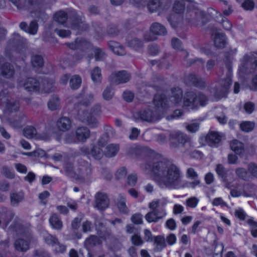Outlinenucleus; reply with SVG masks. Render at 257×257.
<instances>
[{
  "mask_svg": "<svg viewBox=\"0 0 257 257\" xmlns=\"http://www.w3.org/2000/svg\"><path fill=\"white\" fill-rule=\"evenodd\" d=\"M236 175L240 179L244 181H248L249 179V176L247 171L243 168H237L235 169Z\"/></svg>",
  "mask_w": 257,
  "mask_h": 257,
  "instance_id": "41",
  "label": "nucleus"
},
{
  "mask_svg": "<svg viewBox=\"0 0 257 257\" xmlns=\"http://www.w3.org/2000/svg\"><path fill=\"white\" fill-rule=\"evenodd\" d=\"M52 226L56 229H60L62 227V222L56 214H53L49 219Z\"/></svg>",
  "mask_w": 257,
  "mask_h": 257,
  "instance_id": "36",
  "label": "nucleus"
},
{
  "mask_svg": "<svg viewBox=\"0 0 257 257\" xmlns=\"http://www.w3.org/2000/svg\"><path fill=\"white\" fill-rule=\"evenodd\" d=\"M15 73L14 66L9 62L0 65V75L7 79L12 78Z\"/></svg>",
  "mask_w": 257,
  "mask_h": 257,
  "instance_id": "15",
  "label": "nucleus"
},
{
  "mask_svg": "<svg viewBox=\"0 0 257 257\" xmlns=\"http://www.w3.org/2000/svg\"><path fill=\"white\" fill-rule=\"evenodd\" d=\"M31 63L32 67L37 70L42 68L44 65V61L41 55L33 54L31 56Z\"/></svg>",
  "mask_w": 257,
  "mask_h": 257,
  "instance_id": "27",
  "label": "nucleus"
},
{
  "mask_svg": "<svg viewBox=\"0 0 257 257\" xmlns=\"http://www.w3.org/2000/svg\"><path fill=\"white\" fill-rule=\"evenodd\" d=\"M231 82V80L230 75L227 76L225 79L221 80L219 82V86L217 87L215 90V96L219 98L225 97Z\"/></svg>",
  "mask_w": 257,
  "mask_h": 257,
  "instance_id": "13",
  "label": "nucleus"
},
{
  "mask_svg": "<svg viewBox=\"0 0 257 257\" xmlns=\"http://www.w3.org/2000/svg\"><path fill=\"white\" fill-rule=\"evenodd\" d=\"M214 43L215 47L223 48L226 45V37L223 33H216L214 38Z\"/></svg>",
  "mask_w": 257,
  "mask_h": 257,
  "instance_id": "33",
  "label": "nucleus"
},
{
  "mask_svg": "<svg viewBox=\"0 0 257 257\" xmlns=\"http://www.w3.org/2000/svg\"><path fill=\"white\" fill-rule=\"evenodd\" d=\"M131 78L130 74L125 70L112 73L109 77L108 80L113 84H119L128 82Z\"/></svg>",
  "mask_w": 257,
  "mask_h": 257,
  "instance_id": "10",
  "label": "nucleus"
},
{
  "mask_svg": "<svg viewBox=\"0 0 257 257\" xmlns=\"http://www.w3.org/2000/svg\"><path fill=\"white\" fill-rule=\"evenodd\" d=\"M255 126L254 122L250 121H244L239 124L240 129L245 133L252 131Z\"/></svg>",
  "mask_w": 257,
  "mask_h": 257,
  "instance_id": "38",
  "label": "nucleus"
},
{
  "mask_svg": "<svg viewBox=\"0 0 257 257\" xmlns=\"http://www.w3.org/2000/svg\"><path fill=\"white\" fill-rule=\"evenodd\" d=\"M185 9L184 4L178 1H176L173 6V11L178 14L182 13Z\"/></svg>",
  "mask_w": 257,
  "mask_h": 257,
  "instance_id": "52",
  "label": "nucleus"
},
{
  "mask_svg": "<svg viewBox=\"0 0 257 257\" xmlns=\"http://www.w3.org/2000/svg\"><path fill=\"white\" fill-rule=\"evenodd\" d=\"M241 6L246 11H252L254 7V3L252 0H245Z\"/></svg>",
  "mask_w": 257,
  "mask_h": 257,
  "instance_id": "53",
  "label": "nucleus"
},
{
  "mask_svg": "<svg viewBox=\"0 0 257 257\" xmlns=\"http://www.w3.org/2000/svg\"><path fill=\"white\" fill-rule=\"evenodd\" d=\"M132 221L136 224H141L143 223L142 215L140 213L134 214L131 218Z\"/></svg>",
  "mask_w": 257,
  "mask_h": 257,
  "instance_id": "61",
  "label": "nucleus"
},
{
  "mask_svg": "<svg viewBox=\"0 0 257 257\" xmlns=\"http://www.w3.org/2000/svg\"><path fill=\"white\" fill-rule=\"evenodd\" d=\"M63 169L66 176L74 178L76 173L74 170V164L72 162L67 161H65L63 165Z\"/></svg>",
  "mask_w": 257,
  "mask_h": 257,
  "instance_id": "34",
  "label": "nucleus"
},
{
  "mask_svg": "<svg viewBox=\"0 0 257 257\" xmlns=\"http://www.w3.org/2000/svg\"><path fill=\"white\" fill-rule=\"evenodd\" d=\"M24 87L28 91H38L40 88V83L38 80L33 77L27 79L24 83Z\"/></svg>",
  "mask_w": 257,
  "mask_h": 257,
  "instance_id": "20",
  "label": "nucleus"
},
{
  "mask_svg": "<svg viewBox=\"0 0 257 257\" xmlns=\"http://www.w3.org/2000/svg\"><path fill=\"white\" fill-rule=\"evenodd\" d=\"M96 244V236L92 235L87 238L84 242L85 247L88 251H93Z\"/></svg>",
  "mask_w": 257,
  "mask_h": 257,
  "instance_id": "35",
  "label": "nucleus"
},
{
  "mask_svg": "<svg viewBox=\"0 0 257 257\" xmlns=\"http://www.w3.org/2000/svg\"><path fill=\"white\" fill-rule=\"evenodd\" d=\"M128 45L134 48H138L142 46V42L137 38H134L127 42Z\"/></svg>",
  "mask_w": 257,
  "mask_h": 257,
  "instance_id": "56",
  "label": "nucleus"
},
{
  "mask_svg": "<svg viewBox=\"0 0 257 257\" xmlns=\"http://www.w3.org/2000/svg\"><path fill=\"white\" fill-rule=\"evenodd\" d=\"M234 215L236 217L241 220H243L245 219L246 214L242 208H238L235 210L234 212Z\"/></svg>",
  "mask_w": 257,
  "mask_h": 257,
  "instance_id": "59",
  "label": "nucleus"
},
{
  "mask_svg": "<svg viewBox=\"0 0 257 257\" xmlns=\"http://www.w3.org/2000/svg\"><path fill=\"white\" fill-rule=\"evenodd\" d=\"M224 246L222 243H216L214 244L212 257H222V253Z\"/></svg>",
  "mask_w": 257,
  "mask_h": 257,
  "instance_id": "46",
  "label": "nucleus"
},
{
  "mask_svg": "<svg viewBox=\"0 0 257 257\" xmlns=\"http://www.w3.org/2000/svg\"><path fill=\"white\" fill-rule=\"evenodd\" d=\"M107 221H108L105 220L103 222L99 223V231H97V244L99 243L98 238L102 240H106L111 236V230L105 227Z\"/></svg>",
  "mask_w": 257,
  "mask_h": 257,
  "instance_id": "16",
  "label": "nucleus"
},
{
  "mask_svg": "<svg viewBox=\"0 0 257 257\" xmlns=\"http://www.w3.org/2000/svg\"><path fill=\"white\" fill-rule=\"evenodd\" d=\"M131 241L134 245L137 246H141L144 243L142 237L138 234L133 235L131 237Z\"/></svg>",
  "mask_w": 257,
  "mask_h": 257,
  "instance_id": "57",
  "label": "nucleus"
},
{
  "mask_svg": "<svg viewBox=\"0 0 257 257\" xmlns=\"http://www.w3.org/2000/svg\"><path fill=\"white\" fill-rule=\"evenodd\" d=\"M169 6L163 5V2L160 0H149L147 4V8L148 11L151 13L158 12L159 13L165 11Z\"/></svg>",
  "mask_w": 257,
  "mask_h": 257,
  "instance_id": "14",
  "label": "nucleus"
},
{
  "mask_svg": "<svg viewBox=\"0 0 257 257\" xmlns=\"http://www.w3.org/2000/svg\"><path fill=\"white\" fill-rule=\"evenodd\" d=\"M12 204H18L22 201L24 198V195L22 193H12L10 196Z\"/></svg>",
  "mask_w": 257,
  "mask_h": 257,
  "instance_id": "47",
  "label": "nucleus"
},
{
  "mask_svg": "<svg viewBox=\"0 0 257 257\" xmlns=\"http://www.w3.org/2000/svg\"><path fill=\"white\" fill-rule=\"evenodd\" d=\"M79 173L84 176H87L91 174V167L90 164L84 161H79Z\"/></svg>",
  "mask_w": 257,
  "mask_h": 257,
  "instance_id": "32",
  "label": "nucleus"
},
{
  "mask_svg": "<svg viewBox=\"0 0 257 257\" xmlns=\"http://www.w3.org/2000/svg\"><path fill=\"white\" fill-rule=\"evenodd\" d=\"M23 155L29 157H42L45 155V152L41 149H38L32 152L24 153Z\"/></svg>",
  "mask_w": 257,
  "mask_h": 257,
  "instance_id": "50",
  "label": "nucleus"
},
{
  "mask_svg": "<svg viewBox=\"0 0 257 257\" xmlns=\"http://www.w3.org/2000/svg\"><path fill=\"white\" fill-rule=\"evenodd\" d=\"M119 150V146L116 144H110L108 145L105 150L103 151L100 148H97V159H101L104 155L107 158H112L116 155Z\"/></svg>",
  "mask_w": 257,
  "mask_h": 257,
  "instance_id": "11",
  "label": "nucleus"
},
{
  "mask_svg": "<svg viewBox=\"0 0 257 257\" xmlns=\"http://www.w3.org/2000/svg\"><path fill=\"white\" fill-rule=\"evenodd\" d=\"M254 104L250 101L245 103L243 105V108L247 114L252 113L254 110Z\"/></svg>",
  "mask_w": 257,
  "mask_h": 257,
  "instance_id": "55",
  "label": "nucleus"
},
{
  "mask_svg": "<svg viewBox=\"0 0 257 257\" xmlns=\"http://www.w3.org/2000/svg\"><path fill=\"white\" fill-rule=\"evenodd\" d=\"M105 133L106 135V139L104 140V142H102V139H100L98 142V145L99 146H102L108 141V138L110 137H112L115 134V132L113 128L109 125H106L104 127Z\"/></svg>",
  "mask_w": 257,
  "mask_h": 257,
  "instance_id": "43",
  "label": "nucleus"
},
{
  "mask_svg": "<svg viewBox=\"0 0 257 257\" xmlns=\"http://www.w3.org/2000/svg\"><path fill=\"white\" fill-rule=\"evenodd\" d=\"M71 121L67 117H60L56 122L57 128L63 132L68 130L71 127Z\"/></svg>",
  "mask_w": 257,
  "mask_h": 257,
  "instance_id": "28",
  "label": "nucleus"
},
{
  "mask_svg": "<svg viewBox=\"0 0 257 257\" xmlns=\"http://www.w3.org/2000/svg\"><path fill=\"white\" fill-rule=\"evenodd\" d=\"M38 27V24L36 20L31 21L29 25L25 22H22L20 24V28L21 30L32 35L37 34Z\"/></svg>",
  "mask_w": 257,
  "mask_h": 257,
  "instance_id": "18",
  "label": "nucleus"
},
{
  "mask_svg": "<svg viewBox=\"0 0 257 257\" xmlns=\"http://www.w3.org/2000/svg\"><path fill=\"white\" fill-rule=\"evenodd\" d=\"M170 147L174 151L189 154L195 157L201 153L194 150L192 143L186 135L180 132H172L169 134Z\"/></svg>",
  "mask_w": 257,
  "mask_h": 257,
  "instance_id": "2",
  "label": "nucleus"
},
{
  "mask_svg": "<svg viewBox=\"0 0 257 257\" xmlns=\"http://www.w3.org/2000/svg\"><path fill=\"white\" fill-rule=\"evenodd\" d=\"M177 237L175 234L170 233L166 236L165 241L169 245H172L176 243Z\"/></svg>",
  "mask_w": 257,
  "mask_h": 257,
  "instance_id": "62",
  "label": "nucleus"
},
{
  "mask_svg": "<svg viewBox=\"0 0 257 257\" xmlns=\"http://www.w3.org/2000/svg\"><path fill=\"white\" fill-rule=\"evenodd\" d=\"M110 49L117 55H124L126 52L124 47L117 42L110 41L108 43Z\"/></svg>",
  "mask_w": 257,
  "mask_h": 257,
  "instance_id": "29",
  "label": "nucleus"
},
{
  "mask_svg": "<svg viewBox=\"0 0 257 257\" xmlns=\"http://www.w3.org/2000/svg\"><path fill=\"white\" fill-rule=\"evenodd\" d=\"M96 146L94 144L90 145V147L84 146L81 147L79 151H75L74 153L75 157L79 156L80 155H92L94 159H96Z\"/></svg>",
  "mask_w": 257,
  "mask_h": 257,
  "instance_id": "19",
  "label": "nucleus"
},
{
  "mask_svg": "<svg viewBox=\"0 0 257 257\" xmlns=\"http://www.w3.org/2000/svg\"><path fill=\"white\" fill-rule=\"evenodd\" d=\"M113 91L110 87H107L103 93V98L106 100H109L113 97Z\"/></svg>",
  "mask_w": 257,
  "mask_h": 257,
  "instance_id": "64",
  "label": "nucleus"
},
{
  "mask_svg": "<svg viewBox=\"0 0 257 257\" xmlns=\"http://www.w3.org/2000/svg\"><path fill=\"white\" fill-rule=\"evenodd\" d=\"M60 106V99L56 96L54 95L48 102V108L51 110L57 109Z\"/></svg>",
  "mask_w": 257,
  "mask_h": 257,
  "instance_id": "39",
  "label": "nucleus"
},
{
  "mask_svg": "<svg viewBox=\"0 0 257 257\" xmlns=\"http://www.w3.org/2000/svg\"><path fill=\"white\" fill-rule=\"evenodd\" d=\"M14 245L16 250L19 252H26L30 248V242L28 240L19 238L15 241Z\"/></svg>",
  "mask_w": 257,
  "mask_h": 257,
  "instance_id": "24",
  "label": "nucleus"
},
{
  "mask_svg": "<svg viewBox=\"0 0 257 257\" xmlns=\"http://www.w3.org/2000/svg\"><path fill=\"white\" fill-rule=\"evenodd\" d=\"M75 135L79 142H85L89 137L90 132L86 127H80L76 130Z\"/></svg>",
  "mask_w": 257,
  "mask_h": 257,
  "instance_id": "25",
  "label": "nucleus"
},
{
  "mask_svg": "<svg viewBox=\"0 0 257 257\" xmlns=\"http://www.w3.org/2000/svg\"><path fill=\"white\" fill-rule=\"evenodd\" d=\"M205 139L209 146L216 147L221 141V136L217 132H211L206 135Z\"/></svg>",
  "mask_w": 257,
  "mask_h": 257,
  "instance_id": "22",
  "label": "nucleus"
},
{
  "mask_svg": "<svg viewBox=\"0 0 257 257\" xmlns=\"http://www.w3.org/2000/svg\"><path fill=\"white\" fill-rule=\"evenodd\" d=\"M146 163L142 168L147 173H152L155 180L161 188L179 189L184 187L180 168L176 165L160 161L157 155L147 158Z\"/></svg>",
  "mask_w": 257,
  "mask_h": 257,
  "instance_id": "1",
  "label": "nucleus"
},
{
  "mask_svg": "<svg viewBox=\"0 0 257 257\" xmlns=\"http://www.w3.org/2000/svg\"><path fill=\"white\" fill-rule=\"evenodd\" d=\"M9 230L17 235L22 236L28 239L32 238L30 225L29 224H24L21 219L18 217L15 218L12 224L9 226Z\"/></svg>",
  "mask_w": 257,
  "mask_h": 257,
  "instance_id": "7",
  "label": "nucleus"
},
{
  "mask_svg": "<svg viewBox=\"0 0 257 257\" xmlns=\"http://www.w3.org/2000/svg\"><path fill=\"white\" fill-rule=\"evenodd\" d=\"M155 106L154 110L148 108L139 111L134 115L135 117L148 122H155L160 120L163 116L165 110Z\"/></svg>",
  "mask_w": 257,
  "mask_h": 257,
  "instance_id": "6",
  "label": "nucleus"
},
{
  "mask_svg": "<svg viewBox=\"0 0 257 257\" xmlns=\"http://www.w3.org/2000/svg\"><path fill=\"white\" fill-rule=\"evenodd\" d=\"M230 148L236 154L240 155L244 152V144L236 140H233L230 143Z\"/></svg>",
  "mask_w": 257,
  "mask_h": 257,
  "instance_id": "31",
  "label": "nucleus"
},
{
  "mask_svg": "<svg viewBox=\"0 0 257 257\" xmlns=\"http://www.w3.org/2000/svg\"><path fill=\"white\" fill-rule=\"evenodd\" d=\"M166 198L155 200L149 203V207L151 210L145 216L149 223L157 222L167 215L165 206L167 203Z\"/></svg>",
  "mask_w": 257,
  "mask_h": 257,
  "instance_id": "4",
  "label": "nucleus"
},
{
  "mask_svg": "<svg viewBox=\"0 0 257 257\" xmlns=\"http://www.w3.org/2000/svg\"><path fill=\"white\" fill-rule=\"evenodd\" d=\"M19 107L20 104L18 101H9L6 105L7 109L10 112L18 111Z\"/></svg>",
  "mask_w": 257,
  "mask_h": 257,
  "instance_id": "48",
  "label": "nucleus"
},
{
  "mask_svg": "<svg viewBox=\"0 0 257 257\" xmlns=\"http://www.w3.org/2000/svg\"><path fill=\"white\" fill-rule=\"evenodd\" d=\"M31 14L33 17L45 22L48 19V15L45 13L44 5L38 8H34L31 10Z\"/></svg>",
  "mask_w": 257,
  "mask_h": 257,
  "instance_id": "21",
  "label": "nucleus"
},
{
  "mask_svg": "<svg viewBox=\"0 0 257 257\" xmlns=\"http://www.w3.org/2000/svg\"><path fill=\"white\" fill-rule=\"evenodd\" d=\"M67 19L69 20V16L63 11H59L56 13L54 16L55 21L60 24H64Z\"/></svg>",
  "mask_w": 257,
  "mask_h": 257,
  "instance_id": "40",
  "label": "nucleus"
},
{
  "mask_svg": "<svg viewBox=\"0 0 257 257\" xmlns=\"http://www.w3.org/2000/svg\"><path fill=\"white\" fill-rule=\"evenodd\" d=\"M81 82V78L78 75H75L70 80V86L73 90L77 89L80 87Z\"/></svg>",
  "mask_w": 257,
  "mask_h": 257,
  "instance_id": "37",
  "label": "nucleus"
},
{
  "mask_svg": "<svg viewBox=\"0 0 257 257\" xmlns=\"http://www.w3.org/2000/svg\"><path fill=\"white\" fill-rule=\"evenodd\" d=\"M78 115L80 120L82 122L88 123V124L93 123L92 117L88 111H83L81 113L78 112Z\"/></svg>",
  "mask_w": 257,
  "mask_h": 257,
  "instance_id": "42",
  "label": "nucleus"
},
{
  "mask_svg": "<svg viewBox=\"0 0 257 257\" xmlns=\"http://www.w3.org/2000/svg\"><path fill=\"white\" fill-rule=\"evenodd\" d=\"M84 19V17L78 15L75 11H72L69 14V21L72 29L80 31H87L89 26L85 23Z\"/></svg>",
  "mask_w": 257,
  "mask_h": 257,
  "instance_id": "8",
  "label": "nucleus"
},
{
  "mask_svg": "<svg viewBox=\"0 0 257 257\" xmlns=\"http://www.w3.org/2000/svg\"><path fill=\"white\" fill-rule=\"evenodd\" d=\"M171 95L167 98L164 94H157L154 98V104L158 108L163 109L174 106H180L183 104V91L178 87H174L171 90Z\"/></svg>",
  "mask_w": 257,
  "mask_h": 257,
  "instance_id": "3",
  "label": "nucleus"
},
{
  "mask_svg": "<svg viewBox=\"0 0 257 257\" xmlns=\"http://www.w3.org/2000/svg\"><path fill=\"white\" fill-rule=\"evenodd\" d=\"M44 0H25L23 4L19 5L20 8L28 9L30 11L44 5Z\"/></svg>",
  "mask_w": 257,
  "mask_h": 257,
  "instance_id": "23",
  "label": "nucleus"
},
{
  "mask_svg": "<svg viewBox=\"0 0 257 257\" xmlns=\"http://www.w3.org/2000/svg\"><path fill=\"white\" fill-rule=\"evenodd\" d=\"M109 199L106 193H97V210L100 211L105 210L109 207Z\"/></svg>",
  "mask_w": 257,
  "mask_h": 257,
  "instance_id": "17",
  "label": "nucleus"
},
{
  "mask_svg": "<svg viewBox=\"0 0 257 257\" xmlns=\"http://www.w3.org/2000/svg\"><path fill=\"white\" fill-rule=\"evenodd\" d=\"M80 50L85 52L89 61L94 57L96 60V48L88 41L83 38H80Z\"/></svg>",
  "mask_w": 257,
  "mask_h": 257,
  "instance_id": "12",
  "label": "nucleus"
},
{
  "mask_svg": "<svg viewBox=\"0 0 257 257\" xmlns=\"http://www.w3.org/2000/svg\"><path fill=\"white\" fill-rule=\"evenodd\" d=\"M150 30L153 35L146 34L144 39L147 41H154L157 39L155 36H164L167 33L166 28L161 24L157 22L154 23L151 25Z\"/></svg>",
  "mask_w": 257,
  "mask_h": 257,
  "instance_id": "9",
  "label": "nucleus"
},
{
  "mask_svg": "<svg viewBox=\"0 0 257 257\" xmlns=\"http://www.w3.org/2000/svg\"><path fill=\"white\" fill-rule=\"evenodd\" d=\"M207 101L206 96L199 92L189 91L183 97V106L195 108L199 106H204Z\"/></svg>",
  "mask_w": 257,
  "mask_h": 257,
  "instance_id": "5",
  "label": "nucleus"
},
{
  "mask_svg": "<svg viewBox=\"0 0 257 257\" xmlns=\"http://www.w3.org/2000/svg\"><path fill=\"white\" fill-rule=\"evenodd\" d=\"M44 239L47 244L51 245L52 246H54L56 243H58V238L56 236L51 234H49L48 236H46Z\"/></svg>",
  "mask_w": 257,
  "mask_h": 257,
  "instance_id": "54",
  "label": "nucleus"
},
{
  "mask_svg": "<svg viewBox=\"0 0 257 257\" xmlns=\"http://www.w3.org/2000/svg\"><path fill=\"white\" fill-rule=\"evenodd\" d=\"M1 173L8 178L12 179L15 177V174L6 166L3 167Z\"/></svg>",
  "mask_w": 257,
  "mask_h": 257,
  "instance_id": "63",
  "label": "nucleus"
},
{
  "mask_svg": "<svg viewBox=\"0 0 257 257\" xmlns=\"http://www.w3.org/2000/svg\"><path fill=\"white\" fill-rule=\"evenodd\" d=\"M138 177L136 174H132L127 176V183L130 186H135L137 183Z\"/></svg>",
  "mask_w": 257,
  "mask_h": 257,
  "instance_id": "58",
  "label": "nucleus"
},
{
  "mask_svg": "<svg viewBox=\"0 0 257 257\" xmlns=\"http://www.w3.org/2000/svg\"><path fill=\"white\" fill-rule=\"evenodd\" d=\"M127 174V170L125 167L119 168L115 174V178L116 180L124 178Z\"/></svg>",
  "mask_w": 257,
  "mask_h": 257,
  "instance_id": "49",
  "label": "nucleus"
},
{
  "mask_svg": "<svg viewBox=\"0 0 257 257\" xmlns=\"http://www.w3.org/2000/svg\"><path fill=\"white\" fill-rule=\"evenodd\" d=\"M154 243L159 250H162L166 246L165 238L160 235L155 237Z\"/></svg>",
  "mask_w": 257,
  "mask_h": 257,
  "instance_id": "45",
  "label": "nucleus"
},
{
  "mask_svg": "<svg viewBox=\"0 0 257 257\" xmlns=\"http://www.w3.org/2000/svg\"><path fill=\"white\" fill-rule=\"evenodd\" d=\"M248 172L253 177L257 178V165L253 163H250L248 165Z\"/></svg>",
  "mask_w": 257,
  "mask_h": 257,
  "instance_id": "60",
  "label": "nucleus"
},
{
  "mask_svg": "<svg viewBox=\"0 0 257 257\" xmlns=\"http://www.w3.org/2000/svg\"><path fill=\"white\" fill-rule=\"evenodd\" d=\"M186 82L189 85L196 87H204L205 85L204 82L194 74H189L186 78Z\"/></svg>",
  "mask_w": 257,
  "mask_h": 257,
  "instance_id": "26",
  "label": "nucleus"
},
{
  "mask_svg": "<svg viewBox=\"0 0 257 257\" xmlns=\"http://www.w3.org/2000/svg\"><path fill=\"white\" fill-rule=\"evenodd\" d=\"M126 199L124 195L120 194L118 196L117 206L120 212L123 214H128L129 210L126 204Z\"/></svg>",
  "mask_w": 257,
  "mask_h": 257,
  "instance_id": "30",
  "label": "nucleus"
},
{
  "mask_svg": "<svg viewBox=\"0 0 257 257\" xmlns=\"http://www.w3.org/2000/svg\"><path fill=\"white\" fill-rule=\"evenodd\" d=\"M199 202V199L196 197H191L186 200L187 206L194 208H195Z\"/></svg>",
  "mask_w": 257,
  "mask_h": 257,
  "instance_id": "51",
  "label": "nucleus"
},
{
  "mask_svg": "<svg viewBox=\"0 0 257 257\" xmlns=\"http://www.w3.org/2000/svg\"><path fill=\"white\" fill-rule=\"evenodd\" d=\"M23 134L26 138L32 139L37 136V131L33 126H27L24 129Z\"/></svg>",
  "mask_w": 257,
  "mask_h": 257,
  "instance_id": "44",
  "label": "nucleus"
}]
</instances>
